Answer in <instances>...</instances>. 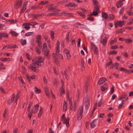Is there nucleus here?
<instances>
[{
    "mask_svg": "<svg viewBox=\"0 0 133 133\" xmlns=\"http://www.w3.org/2000/svg\"><path fill=\"white\" fill-rule=\"evenodd\" d=\"M47 47L46 43H44L43 44V48L42 51L44 53V55L45 57L48 59H49V50L47 49Z\"/></svg>",
    "mask_w": 133,
    "mask_h": 133,
    "instance_id": "1",
    "label": "nucleus"
},
{
    "mask_svg": "<svg viewBox=\"0 0 133 133\" xmlns=\"http://www.w3.org/2000/svg\"><path fill=\"white\" fill-rule=\"evenodd\" d=\"M66 56L67 59H69L70 58V57H71V55H70V52L67 53V54H66Z\"/></svg>",
    "mask_w": 133,
    "mask_h": 133,
    "instance_id": "61",
    "label": "nucleus"
},
{
    "mask_svg": "<svg viewBox=\"0 0 133 133\" xmlns=\"http://www.w3.org/2000/svg\"><path fill=\"white\" fill-rule=\"evenodd\" d=\"M77 13L79 14L80 16H82L83 17V18H84V16L85 15L84 14H83V13H82L81 12H77Z\"/></svg>",
    "mask_w": 133,
    "mask_h": 133,
    "instance_id": "45",
    "label": "nucleus"
},
{
    "mask_svg": "<svg viewBox=\"0 0 133 133\" xmlns=\"http://www.w3.org/2000/svg\"><path fill=\"white\" fill-rule=\"evenodd\" d=\"M109 19L110 21L113 20L115 18L114 16L112 14H110L109 16Z\"/></svg>",
    "mask_w": 133,
    "mask_h": 133,
    "instance_id": "35",
    "label": "nucleus"
},
{
    "mask_svg": "<svg viewBox=\"0 0 133 133\" xmlns=\"http://www.w3.org/2000/svg\"><path fill=\"white\" fill-rule=\"evenodd\" d=\"M117 40L116 39H114L113 40H112L111 41L110 43V44L111 45L113 43H115L116 42Z\"/></svg>",
    "mask_w": 133,
    "mask_h": 133,
    "instance_id": "53",
    "label": "nucleus"
},
{
    "mask_svg": "<svg viewBox=\"0 0 133 133\" xmlns=\"http://www.w3.org/2000/svg\"><path fill=\"white\" fill-rule=\"evenodd\" d=\"M44 16L43 14H36V15H33V16L34 18L33 19H37L38 18V17L40 16Z\"/></svg>",
    "mask_w": 133,
    "mask_h": 133,
    "instance_id": "16",
    "label": "nucleus"
},
{
    "mask_svg": "<svg viewBox=\"0 0 133 133\" xmlns=\"http://www.w3.org/2000/svg\"><path fill=\"white\" fill-rule=\"evenodd\" d=\"M39 107V106L38 104H37L35 105V111L36 110V111H38Z\"/></svg>",
    "mask_w": 133,
    "mask_h": 133,
    "instance_id": "60",
    "label": "nucleus"
},
{
    "mask_svg": "<svg viewBox=\"0 0 133 133\" xmlns=\"http://www.w3.org/2000/svg\"><path fill=\"white\" fill-rule=\"evenodd\" d=\"M41 37L40 35H37L36 36V39L37 41H40L41 40Z\"/></svg>",
    "mask_w": 133,
    "mask_h": 133,
    "instance_id": "40",
    "label": "nucleus"
},
{
    "mask_svg": "<svg viewBox=\"0 0 133 133\" xmlns=\"http://www.w3.org/2000/svg\"><path fill=\"white\" fill-rule=\"evenodd\" d=\"M42 59V58L41 57H39L38 58V60L37 61H35L34 63L33 62V64H34V66H36V64L37 65H38V63H41L42 62V61L41 60Z\"/></svg>",
    "mask_w": 133,
    "mask_h": 133,
    "instance_id": "8",
    "label": "nucleus"
},
{
    "mask_svg": "<svg viewBox=\"0 0 133 133\" xmlns=\"http://www.w3.org/2000/svg\"><path fill=\"white\" fill-rule=\"evenodd\" d=\"M19 79L21 81V83L23 84H24L25 83L24 81H23V79L22 77L21 76H20L18 77Z\"/></svg>",
    "mask_w": 133,
    "mask_h": 133,
    "instance_id": "49",
    "label": "nucleus"
},
{
    "mask_svg": "<svg viewBox=\"0 0 133 133\" xmlns=\"http://www.w3.org/2000/svg\"><path fill=\"white\" fill-rule=\"evenodd\" d=\"M69 118H68L67 119L65 118L64 119V121L63 122L64 124H66V126L67 127H69Z\"/></svg>",
    "mask_w": 133,
    "mask_h": 133,
    "instance_id": "12",
    "label": "nucleus"
},
{
    "mask_svg": "<svg viewBox=\"0 0 133 133\" xmlns=\"http://www.w3.org/2000/svg\"><path fill=\"white\" fill-rule=\"evenodd\" d=\"M51 38L52 39L54 38V31H51Z\"/></svg>",
    "mask_w": 133,
    "mask_h": 133,
    "instance_id": "44",
    "label": "nucleus"
},
{
    "mask_svg": "<svg viewBox=\"0 0 133 133\" xmlns=\"http://www.w3.org/2000/svg\"><path fill=\"white\" fill-rule=\"evenodd\" d=\"M120 70L126 72H127L128 70L124 68H121L120 69Z\"/></svg>",
    "mask_w": 133,
    "mask_h": 133,
    "instance_id": "52",
    "label": "nucleus"
},
{
    "mask_svg": "<svg viewBox=\"0 0 133 133\" xmlns=\"http://www.w3.org/2000/svg\"><path fill=\"white\" fill-rule=\"evenodd\" d=\"M21 43L22 45H24L26 43V40L25 39L23 40L22 39H21Z\"/></svg>",
    "mask_w": 133,
    "mask_h": 133,
    "instance_id": "25",
    "label": "nucleus"
},
{
    "mask_svg": "<svg viewBox=\"0 0 133 133\" xmlns=\"http://www.w3.org/2000/svg\"><path fill=\"white\" fill-rule=\"evenodd\" d=\"M106 79L104 77H102L100 78L98 81V84L100 85L106 81Z\"/></svg>",
    "mask_w": 133,
    "mask_h": 133,
    "instance_id": "9",
    "label": "nucleus"
},
{
    "mask_svg": "<svg viewBox=\"0 0 133 133\" xmlns=\"http://www.w3.org/2000/svg\"><path fill=\"white\" fill-rule=\"evenodd\" d=\"M38 8V6H32L31 7V9L32 10H36Z\"/></svg>",
    "mask_w": 133,
    "mask_h": 133,
    "instance_id": "42",
    "label": "nucleus"
},
{
    "mask_svg": "<svg viewBox=\"0 0 133 133\" xmlns=\"http://www.w3.org/2000/svg\"><path fill=\"white\" fill-rule=\"evenodd\" d=\"M115 91L113 85L112 86L111 88L110 89V94H112Z\"/></svg>",
    "mask_w": 133,
    "mask_h": 133,
    "instance_id": "46",
    "label": "nucleus"
},
{
    "mask_svg": "<svg viewBox=\"0 0 133 133\" xmlns=\"http://www.w3.org/2000/svg\"><path fill=\"white\" fill-rule=\"evenodd\" d=\"M58 14L57 13H49L47 15V16H57L58 15Z\"/></svg>",
    "mask_w": 133,
    "mask_h": 133,
    "instance_id": "37",
    "label": "nucleus"
},
{
    "mask_svg": "<svg viewBox=\"0 0 133 133\" xmlns=\"http://www.w3.org/2000/svg\"><path fill=\"white\" fill-rule=\"evenodd\" d=\"M32 104L33 103L32 102H29L28 109V111H29L32 105Z\"/></svg>",
    "mask_w": 133,
    "mask_h": 133,
    "instance_id": "32",
    "label": "nucleus"
},
{
    "mask_svg": "<svg viewBox=\"0 0 133 133\" xmlns=\"http://www.w3.org/2000/svg\"><path fill=\"white\" fill-rule=\"evenodd\" d=\"M121 55L126 57H128L129 56L128 53L126 52L122 53Z\"/></svg>",
    "mask_w": 133,
    "mask_h": 133,
    "instance_id": "33",
    "label": "nucleus"
},
{
    "mask_svg": "<svg viewBox=\"0 0 133 133\" xmlns=\"http://www.w3.org/2000/svg\"><path fill=\"white\" fill-rule=\"evenodd\" d=\"M124 9V7H123L122 8V9L120 10L119 12V13L120 14H121L123 13Z\"/></svg>",
    "mask_w": 133,
    "mask_h": 133,
    "instance_id": "64",
    "label": "nucleus"
},
{
    "mask_svg": "<svg viewBox=\"0 0 133 133\" xmlns=\"http://www.w3.org/2000/svg\"><path fill=\"white\" fill-rule=\"evenodd\" d=\"M108 88V87H105L103 86H101V90L102 92L104 91L105 90L107 89Z\"/></svg>",
    "mask_w": 133,
    "mask_h": 133,
    "instance_id": "29",
    "label": "nucleus"
},
{
    "mask_svg": "<svg viewBox=\"0 0 133 133\" xmlns=\"http://www.w3.org/2000/svg\"><path fill=\"white\" fill-rule=\"evenodd\" d=\"M107 38L105 37V38L103 39L102 41H101L100 42L102 44L103 46H105L107 42Z\"/></svg>",
    "mask_w": 133,
    "mask_h": 133,
    "instance_id": "22",
    "label": "nucleus"
},
{
    "mask_svg": "<svg viewBox=\"0 0 133 133\" xmlns=\"http://www.w3.org/2000/svg\"><path fill=\"white\" fill-rule=\"evenodd\" d=\"M127 13L128 14V15L130 16H132L133 15V12L130 11H127Z\"/></svg>",
    "mask_w": 133,
    "mask_h": 133,
    "instance_id": "54",
    "label": "nucleus"
},
{
    "mask_svg": "<svg viewBox=\"0 0 133 133\" xmlns=\"http://www.w3.org/2000/svg\"><path fill=\"white\" fill-rule=\"evenodd\" d=\"M22 4V0H17L15 5V8L16 9H18L21 6Z\"/></svg>",
    "mask_w": 133,
    "mask_h": 133,
    "instance_id": "5",
    "label": "nucleus"
},
{
    "mask_svg": "<svg viewBox=\"0 0 133 133\" xmlns=\"http://www.w3.org/2000/svg\"><path fill=\"white\" fill-rule=\"evenodd\" d=\"M83 112V106H81L79 108V110L77 114V119L78 120H81L82 117V113Z\"/></svg>",
    "mask_w": 133,
    "mask_h": 133,
    "instance_id": "2",
    "label": "nucleus"
},
{
    "mask_svg": "<svg viewBox=\"0 0 133 133\" xmlns=\"http://www.w3.org/2000/svg\"><path fill=\"white\" fill-rule=\"evenodd\" d=\"M28 68L29 69L35 72L36 71V67H35V66L34 67L32 66V65H31L30 66H29L28 67Z\"/></svg>",
    "mask_w": 133,
    "mask_h": 133,
    "instance_id": "23",
    "label": "nucleus"
},
{
    "mask_svg": "<svg viewBox=\"0 0 133 133\" xmlns=\"http://www.w3.org/2000/svg\"><path fill=\"white\" fill-rule=\"evenodd\" d=\"M27 4V3H24L23 4V6L22 7V8L24 10H25L26 8V5Z\"/></svg>",
    "mask_w": 133,
    "mask_h": 133,
    "instance_id": "55",
    "label": "nucleus"
},
{
    "mask_svg": "<svg viewBox=\"0 0 133 133\" xmlns=\"http://www.w3.org/2000/svg\"><path fill=\"white\" fill-rule=\"evenodd\" d=\"M43 108L41 107L38 114V117L40 118L43 112Z\"/></svg>",
    "mask_w": 133,
    "mask_h": 133,
    "instance_id": "21",
    "label": "nucleus"
},
{
    "mask_svg": "<svg viewBox=\"0 0 133 133\" xmlns=\"http://www.w3.org/2000/svg\"><path fill=\"white\" fill-rule=\"evenodd\" d=\"M125 30L124 28H123L121 29L118 30H117L116 33L117 34H119V33H122L123 32H124L125 31Z\"/></svg>",
    "mask_w": 133,
    "mask_h": 133,
    "instance_id": "27",
    "label": "nucleus"
},
{
    "mask_svg": "<svg viewBox=\"0 0 133 133\" xmlns=\"http://www.w3.org/2000/svg\"><path fill=\"white\" fill-rule=\"evenodd\" d=\"M36 51L38 54H41L40 50L37 47L36 48Z\"/></svg>",
    "mask_w": 133,
    "mask_h": 133,
    "instance_id": "47",
    "label": "nucleus"
},
{
    "mask_svg": "<svg viewBox=\"0 0 133 133\" xmlns=\"http://www.w3.org/2000/svg\"><path fill=\"white\" fill-rule=\"evenodd\" d=\"M55 60L54 61V62L58 65H59V62L58 61V59H56V58H54Z\"/></svg>",
    "mask_w": 133,
    "mask_h": 133,
    "instance_id": "38",
    "label": "nucleus"
},
{
    "mask_svg": "<svg viewBox=\"0 0 133 133\" xmlns=\"http://www.w3.org/2000/svg\"><path fill=\"white\" fill-rule=\"evenodd\" d=\"M125 99L126 100H127V99H128V97L127 95H123L122 97H119L118 98V100H119L121 99Z\"/></svg>",
    "mask_w": 133,
    "mask_h": 133,
    "instance_id": "20",
    "label": "nucleus"
},
{
    "mask_svg": "<svg viewBox=\"0 0 133 133\" xmlns=\"http://www.w3.org/2000/svg\"><path fill=\"white\" fill-rule=\"evenodd\" d=\"M92 1L94 3V4L95 5V6L99 5V3L97 1L95 0H93Z\"/></svg>",
    "mask_w": 133,
    "mask_h": 133,
    "instance_id": "41",
    "label": "nucleus"
},
{
    "mask_svg": "<svg viewBox=\"0 0 133 133\" xmlns=\"http://www.w3.org/2000/svg\"><path fill=\"white\" fill-rule=\"evenodd\" d=\"M87 19L89 21H93L94 20V18L91 16H89L87 18Z\"/></svg>",
    "mask_w": 133,
    "mask_h": 133,
    "instance_id": "48",
    "label": "nucleus"
},
{
    "mask_svg": "<svg viewBox=\"0 0 133 133\" xmlns=\"http://www.w3.org/2000/svg\"><path fill=\"white\" fill-rule=\"evenodd\" d=\"M55 81L54 82V85H56V87H57V85H58L59 83L58 82L56 78H55L54 79Z\"/></svg>",
    "mask_w": 133,
    "mask_h": 133,
    "instance_id": "34",
    "label": "nucleus"
},
{
    "mask_svg": "<svg viewBox=\"0 0 133 133\" xmlns=\"http://www.w3.org/2000/svg\"><path fill=\"white\" fill-rule=\"evenodd\" d=\"M67 109V104L65 101H64L63 106V111H66Z\"/></svg>",
    "mask_w": 133,
    "mask_h": 133,
    "instance_id": "18",
    "label": "nucleus"
},
{
    "mask_svg": "<svg viewBox=\"0 0 133 133\" xmlns=\"http://www.w3.org/2000/svg\"><path fill=\"white\" fill-rule=\"evenodd\" d=\"M118 24L119 26L121 27L124 24V22L123 21H120L118 22Z\"/></svg>",
    "mask_w": 133,
    "mask_h": 133,
    "instance_id": "36",
    "label": "nucleus"
},
{
    "mask_svg": "<svg viewBox=\"0 0 133 133\" xmlns=\"http://www.w3.org/2000/svg\"><path fill=\"white\" fill-rule=\"evenodd\" d=\"M81 41V39L80 38H79L78 40V43H77V47H79L80 46V42Z\"/></svg>",
    "mask_w": 133,
    "mask_h": 133,
    "instance_id": "58",
    "label": "nucleus"
},
{
    "mask_svg": "<svg viewBox=\"0 0 133 133\" xmlns=\"http://www.w3.org/2000/svg\"><path fill=\"white\" fill-rule=\"evenodd\" d=\"M123 5V3L121 1H119L116 3V6L117 8L121 7Z\"/></svg>",
    "mask_w": 133,
    "mask_h": 133,
    "instance_id": "19",
    "label": "nucleus"
},
{
    "mask_svg": "<svg viewBox=\"0 0 133 133\" xmlns=\"http://www.w3.org/2000/svg\"><path fill=\"white\" fill-rule=\"evenodd\" d=\"M65 6L67 7H75L76 5L74 3H70L67 4L65 5Z\"/></svg>",
    "mask_w": 133,
    "mask_h": 133,
    "instance_id": "14",
    "label": "nucleus"
},
{
    "mask_svg": "<svg viewBox=\"0 0 133 133\" xmlns=\"http://www.w3.org/2000/svg\"><path fill=\"white\" fill-rule=\"evenodd\" d=\"M33 33V32H28L25 34V36H28L31 35V34H32Z\"/></svg>",
    "mask_w": 133,
    "mask_h": 133,
    "instance_id": "57",
    "label": "nucleus"
},
{
    "mask_svg": "<svg viewBox=\"0 0 133 133\" xmlns=\"http://www.w3.org/2000/svg\"><path fill=\"white\" fill-rule=\"evenodd\" d=\"M8 34L4 32H3L0 33V37L1 39H2V37H6L8 38Z\"/></svg>",
    "mask_w": 133,
    "mask_h": 133,
    "instance_id": "11",
    "label": "nucleus"
},
{
    "mask_svg": "<svg viewBox=\"0 0 133 133\" xmlns=\"http://www.w3.org/2000/svg\"><path fill=\"white\" fill-rule=\"evenodd\" d=\"M124 101V100L122 99L121 102H119V103H120V104L118 106V109L119 110L123 107L124 105V103H123V102Z\"/></svg>",
    "mask_w": 133,
    "mask_h": 133,
    "instance_id": "10",
    "label": "nucleus"
},
{
    "mask_svg": "<svg viewBox=\"0 0 133 133\" xmlns=\"http://www.w3.org/2000/svg\"><path fill=\"white\" fill-rule=\"evenodd\" d=\"M36 42L38 44V46L40 48H41L42 47V42L41 40L40 41H36Z\"/></svg>",
    "mask_w": 133,
    "mask_h": 133,
    "instance_id": "30",
    "label": "nucleus"
},
{
    "mask_svg": "<svg viewBox=\"0 0 133 133\" xmlns=\"http://www.w3.org/2000/svg\"><path fill=\"white\" fill-rule=\"evenodd\" d=\"M98 13L99 12L97 11L94 10L92 13L88 15V16H96L98 15Z\"/></svg>",
    "mask_w": 133,
    "mask_h": 133,
    "instance_id": "13",
    "label": "nucleus"
},
{
    "mask_svg": "<svg viewBox=\"0 0 133 133\" xmlns=\"http://www.w3.org/2000/svg\"><path fill=\"white\" fill-rule=\"evenodd\" d=\"M99 124V121L98 119L94 120L91 123V128H92L96 127V126L98 125Z\"/></svg>",
    "mask_w": 133,
    "mask_h": 133,
    "instance_id": "4",
    "label": "nucleus"
},
{
    "mask_svg": "<svg viewBox=\"0 0 133 133\" xmlns=\"http://www.w3.org/2000/svg\"><path fill=\"white\" fill-rule=\"evenodd\" d=\"M59 51H58V53L56 52V55H54V54L53 53V56L54 58L58 59H61L63 57L62 55L59 54Z\"/></svg>",
    "mask_w": 133,
    "mask_h": 133,
    "instance_id": "6",
    "label": "nucleus"
},
{
    "mask_svg": "<svg viewBox=\"0 0 133 133\" xmlns=\"http://www.w3.org/2000/svg\"><path fill=\"white\" fill-rule=\"evenodd\" d=\"M60 10H58L56 9L55 8H52V11L54 12H58Z\"/></svg>",
    "mask_w": 133,
    "mask_h": 133,
    "instance_id": "51",
    "label": "nucleus"
},
{
    "mask_svg": "<svg viewBox=\"0 0 133 133\" xmlns=\"http://www.w3.org/2000/svg\"><path fill=\"white\" fill-rule=\"evenodd\" d=\"M91 49L93 50L94 54L96 55H98V50L97 47L93 42L91 43Z\"/></svg>",
    "mask_w": 133,
    "mask_h": 133,
    "instance_id": "3",
    "label": "nucleus"
},
{
    "mask_svg": "<svg viewBox=\"0 0 133 133\" xmlns=\"http://www.w3.org/2000/svg\"><path fill=\"white\" fill-rule=\"evenodd\" d=\"M90 101L88 98L86 99L85 103V108L86 109H88L90 105Z\"/></svg>",
    "mask_w": 133,
    "mask_h": 133,
    "instance_id": "7",
    "label": "nucleus"
},
{
    "mask_svg": "<svg viewBox=\"0 0 133 133\" xmlns=\"http://www.w3.org/2000/svg\"><path fill=\"white\" fill-rule=\"evenodd\" d=\"M35 91L36 94H39L41 92V90L39 89H36Z\"/></svg>",
    "mask_w": 133,
    "mask_h": 133,
    "instance_id": "56",
    "label": "nucleus"
},
{
    "mask_svg": "<svg viewBox=\"0 0 133 133\" xmlns=\"http://www.w3.org/2000/svg\"><path fill=\"white\" fill-rule=\"evenodd\" d=\"M115 66H116V67L115 68V69H118V67L119 66V64L117 62L115 63Z\"/></svg>",
    "mask_w": 133,
    "mask_h": 133,
    "instance_id": "63",
    "label": "nucleus"
},
{
    "mask_svg": "<svg viewBox=\"0 0 133 133\" xmlns=\"http://www.w3.org/2000/svg\"><path fill=\"white\" fill-rule=\"evenodd\" d=\"M110 54H116L117 52L116 51H111L110 52Z\"/></svg>",
    "mask_w": 133,
    "mask_h": 133,
    "instance_id": "62",
    "label": "nucleus"
},
{
    "mask_svg": "<svg viewBox=\"0 0 133 133\" xmlns=\"http://www.w3.org/2000/svg\"><path fill=\"white\" fill-rule=\"evenodd\" d=\"M93 10L94 11H96L99 12V7L98 5L95 6Z\"/></svg>",
    "mask_w": 133,
    "mask_h": 133,
    "instance_id": "26",
    "label": "nucleus"
},
{
    "mask_svg": "<svg viewBox=\"0 0 133 133\" xmlns=\"http://www.w3.org/2000/svg\"><path fill=\"white\" fill-rule=\"evenodd\" d=\"M33 110H32L30 112V111H29V112L28 114V116L29 117L30 119L31 117L32 114V113L33 112Z\"/></svg>",
    "mask_w": 133,
    "mask_h": 133,
    "instance_id": "39",
    "label": "nucleus"
},
{
    "mask_svg": "<svg viewBox=\"0 0 133 133\" xmlns=\"http://www.w3.org/2000/svg\"><path fill=\"white\" fill-rule=\"evenodd\" d=\"M59 41H58L56 44V51L57 53H58V51H59Z\"/></svg>",
    "mask_w": 133,
    "mask_h": 133,
    "instance_id": "15",
    "label": "nucleus"
},
{
    "mask_svg": "<svg viewBox=\"0 0 133 133\" xmlns=\"http://www.w3.org/2000/svg\"><path fill=\"white\" fill-rule=\"evenodd\" d=\"M26 78L28 81L29 82V83H31V80L30 79L31 78H30V77L28 74L26 75Z\"/></svg>",
    "mask_w": 133,
    "mask_h": 133,
    "instance_id": "43",
    "label": "nucleus"
},
{
    "mask_svg": "<svg viewBox=\"0 0 133 133\" xmlns=\"http://www.w3.org/2000/svg\"><path fill=\"white\" fill-rule=\"evenodd\" d=\"M12 36H17L18 35V34L16 32L14 31H11L10 32Z\"/></svg>",
    "mask_w": 133,
    "mask_h": 133,
    "instance_id": "31",
    "label": "nucleus"
},
{
    "mask_svg": "<svg viewBox=\"0 0 133 133\" xmlns=\"http://www.w3.org/2000/svg\"><path fill=\"white\" fill-rule=\"evenodd\" d=\"M43 81L45 83H47V80L46 78L44 76L43 77Z\"/></svg>",
    "mask_w": 133,
    "mask_h": 133,
    "instance_id": "59",
    "label": "nucleus"
},
{
    "mask_svg": "<svg viewBox=\"0 0 133 133\" xmlns=\"http://www.w3.org/2000/svg\"><path fill=\"white\" fill-rule=\"evenodd\" d=\"M102 15L103 17L106 20L108 17V15L106 13L103 12L102 13Z\"/></svg>",
    "mask_w": 133,
    "mask_h": 133,
    "instance_id": "17",
    "label": "nucleus"
},
{
    "mask_svg": "<svg viewBox=\"0 0 133 133\" xmlns=\"http://www.w3.org/2000/svg\"><path fill=\"white\" fill-rule=\"evenodd\" d=\"M125 42L127 43H130L132 41V40L131 39H127L125 38Z\"/></svg>",
    "mask_w": 133,
    "mask_h": 133,
    "instance_id": "28",
    "label": "nucleus"
},
{
    "mask_svg": "<svg viewBox=\"0 0 133 133\" xmlns=\"http://www.w3.org/2000/svg\"><path fill=\"white\" fill-rule=\"evenodd\" d=\"M118 48V45H117L115 46H111V49H116Z\"/></svg>",
    "mask_w": 133,
    "mask_h": 133,
    "instance_id": "50",
    "label": "nucleus"
},
{
    "mask_svg": "<svg viewBox=\"0 0 133 133\" xmlns=\"http://www.w3.org/2000/svg\"><path fill=\"white\" fill-rule=\"evenodd\" d=\"M70 34V32H68L66 35V42L68 43L69 42V35Z\"/></svg>",
    "mask_w": 133,
    "mask_h": 133,
    "instance_id": "24",
    "label": "nucleus"
}]
</instances>
